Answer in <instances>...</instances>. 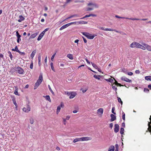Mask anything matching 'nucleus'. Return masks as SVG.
I'll use <instances>...</instances> for the list:
<instances>
[{
  "label": "nucleus",
  "mask_w": 151,
  "mask_h": 151,
  "mask_svg": "<svg viewBox=\"0 0 151 151\" xmlns=\"http://www.w3.org/2000/svg\"><path fill=\"white\" fill-rule=\"evenodd\" d=\"M110 116L111 118L110 120L111 122H113L116 119V116L114 115L111 114Z\"/></svg>",
  "instance_id": "nucleus-13"
},
{
  "label": "nucleus",
  "mask_w": 151,
  "mask_h": 151,
  "mask_svg": "<svg viewBox=\"0 0 151 151\" xmlns=\"http://www.w3.org/2000/svg\"><path fill=\"white\" fill-rule=\"evenodd\" d=\"M116 85L117 86H123V85H122L121 84L119 83H116Z\"/></svg>",
  "instance_id": "nucleus-63"
},
{
  "label": "nucleus",
  "mask_w": 151,
  "mask_h": 151,
  "mask_svg": "<svg viewBox=\"0 0 151 151\" xmlns=\"http://www.w3.org/2000/svg\"><path fill=\"white\" fill-rule=\"evenodd\" d=\"M43 36V35L40 33L37 39V40L38 41L42 39Z\"/></svg>",
  "instance_id": "nucleus-25"
},
{
  "label": "nucleus",
  "mask_w": 151,
  "mask_h": 151,
  "mask_svg": "<svg viewBox=\"0 0 151 151\" xmlns=\"http://www.w3.org/2000/svg\"><path fill=\"white\" fill-rule=\"evenodd\" d=\"M82 34L87 38L90 39H93L94 37L96 36V35H92L91 34L86 32L82 33Z\"/></svg>",
  "instance_id": "nucleus-1"
},
{
  "label": "nucleus",
  "mask_w": 151,
  "mask_h": 151,
  "mask_svg": "<svg viewBox=\"0 0 151 151\" xmlns=\"http://www.w3.org/2000/svg\"><path fill=\"white\" fill-rule=\"evenodd\" d=\"M85 60L86 61V62H87V63L88 64H90V62L88 60L86 59V58L85 59Z\"/></svg>",
  "instance_id": "nucleus-62"
},
{
  "label": "nucleus",
  "mask_w": 151,
  "mask_h": 151,
  "mask_svg": "<svg viewBox=\"0 0 151 151\" xmlns=\"http://www.w3.org/2000/svg\"><path fill=\"white\" fill-rule=\"evenodd\" d=\"M81 139L80 138H76L74 139L73 142L74 143H76L77 142L81 141Z\"/></svg>",
  "instance_id": "nucleus-22"
},
{
  "label": "nucleus",
  "mask_w": 151,
  "mask_h": 151,
  "mask_svg": "<svg viewBox=\"0 0 151 151\" xmlns=\"http://www.w3.org/2000/svg\"><path fill=\"white\" fill-rule=\"evenodd\" d=\"M70 95L69 96V98L70 99H72L75 97V96L76 95V92H72L70 93H69V95Z\"/></svg>",
  "instance_id": "nucleus-10"
},
{
  "label": "nucleus",
  "mask_w": 151,
  "mask_h": 151,
  "mask_svg": "<svg viewBox=\"0 0 151 151\" xmlns=\"http://www.w3.org/2000/svg\"><path fill=\"white\" fill-rule=\"evenodd\" d=\"M48 88H49V89L50 90V92H51V93L53 94H54V92H53V91H52V89L51 88L50 86L49 85H48Z\"/></svg>",
  "instance_id": "nucleus-36"
},
{
  "label": "nucleus",
  "mask_w": 151,
  "mask_h": 151,
  "mask_svg": "<svg viewBox=\"0 0 151 151\" xmlns=\"http://www.w3.org/2000/svg\"><path fill=\"white\" fill-rule=\"evenodd\" d=\"M144 91L145 92L148 93L149 92V90L147 88H145Z\"/></svg>",
  "instance_id": "nucleus-42"
},
{
  "label": "nucleus",
  "mask_w": 151,
  "mask_h": 151,
  "mask_svg": "<svg viewBox=\"0 0 151 151\" xmlns=\"http://www.w3.org/2000/svg\"><path fill=\"white\" fill-rule=\"evenodd\" d=\"M76 22H72L70 23H68L67 24H65L62 26L60 29V30H63V29H65L67 27H68L69 26H70V25L76 23Z\"/></svg>",
  "instance_id": "nucleus-3"
},
{
  "label": "nucleus",
  "mask_w": 151,
  "mask_h": 151,
  "mask_svg": "<svg viewBox=\"0 0 151 151\" xmlns=\"http://www.w3.org/2000/svg\"><path fill=\"white\" fill-rule=\"evenodd\" d=\"M121 79L122 80L125 81L129 83H131L132 81L131 80H129L128 78L125 77H122L121 78Z\"/></svg>",
  "instance_id": "nucleus-9"
},
{
  "label": "nucleus",
  "mask_w": 151,
  "mask_h": 151,
  "mask_svg": "<svg viewBox=\"0 0 151 151\" xmlns=\"http://www.w3.org/2000/svg\"><path fill=\"white\" fill-rule=\"evenodd\" d=\"M93 76L94 78L98 79V80H99L100 79V78L98 77L96 75H94Z\"/></svg>",
  "instance_id": "nucleus-45"
},
{
  "label": "nucleus",
  "mask_w": 151,
  "mask_h": 151,
  "mask_svg": "<svg viewBox=\"0 0 151 151\" xmlns=\"http://www.w3.org/2000/svg\"><path fill=\"white\" fill-rule=\"evenodd\" d=\"M88 6H91V5H92V6H94L95 5V4H93V3H89L88 4Z\"/></svg>",
  "instance_id": "nucleus-59"
},
{
  "label": "nucleus",
  "mask_w": 151,
  "mask_h": 151,
  "mask_svg": "<svg viewBox=\"0 0 151 151\" xmlns=\"http://www.w3.org/2000/svg\"><path fill=\"white\" fill-rule=\"evenodd\" d=\"M60 109L61 107H60V106H58L57 107L56 111V114H58L59 113V112L60 111Z\"/></svg>",
  "instance_id": "nucleus-24"
},
{
  "label": "nucleus",
  "mask_w": 151,
  "mask_h": 151,
  "mask_svg": "<svg viewBox=\"0 0 151 151\" xmlns=\"http://www.w3.org/2000/svg\"><path fill=\"white\" fill-rule=\"evenodd\" d=\"M23 111L25 112H28L30 111V108L29 105H27L26 107L23 109Z\"/></svg>",
  "instance_id": "nucleus-6"
},
{
  "label": "nucleus",
  "mask_w": 151,
  "mask_h": 151,
  "mask_svg": "<svg viewBox=\"0 0 151 151\" xmlns=\"http://www.w3.org/2000/svg\"><path fill=\"white\" fill-rule=\"evenodd\" d=\"M145 79L147 81H151V76H146L145 77Z\"/></svg>",
  "instance_id": "nucleus-19"
},
{
  "label": "nucleus",
  "mask_w": 151,
  "mask_h": 151,
  "mask_svg": "<svg viewBox=\"0 0 151 151\" xmlns=\"http://www.w3.org/2000/svg\"><path fill=\"white\" fill-rule=\"evenodd\" d=\"M91 17L90 14H89V15H86L84 17L81 18V19H84L85 18H87V17Z\"/></svg>",
  "instance_id": "nucleus-40"
},
{
  "label": "nucleus",
  "mask_w": 151,
  "mask_h": 151,
  "mask_svg": "<svg viewBox=\"0 0 151 151\" xmlns=\"http://www.w3.org/2000/svg\"><path fill=\"white\" fill-rule=\"evenodd\" d=\"M114 146L113 145L111 146L109 148L108 151H114Z\"/></svg>",
  "instance_id": "nucleus-16"
},
{
  "label": "nucleus",
  "mask_w": 151,
  "mask_h": 151,
  "mask_svg": "<svg viewBox=\"0 0 151 151\" xmlns=\"http://www.w3.org/2000/svg\"><path fill=\"white\" fill-rule=\"evenodd\" d=\"M142 45L146 47V49L148 51H151V46L145 43L142 44Z\"/></svg>",
  "instance_id": "nucleus-7"
},
{
  "label": "nucleus",
  "mask_w": 151,
  "mask_h": 151,
  "mask_svg": "<svg viewBox=\"0 0 151 151\" xmlns=\"http://www.w3.org/2000/svg\"><path fill=\"white\" fill-rule=\"evenodd\" d=\"M37 35V33H35L33 34H32L30 36V38H33L35 37Z\"/></svg>",
  "instance_id": "nucleus-27"
},
{
  "label": "nucleus",
  "mask_w": 151,
  "mask_h": 151,
  "mask_svg": "<svg viewBox=\"0 0 151 151\" xmlns=\"http://www.w3.org/2000/svg\"><path fill=\"white\" fill-rule=\"evenodd\" d=\"M67 57L70 60H73V55L71 54H68L67 55Z\"/></svg>",
  "instance_id": "nucleus-18"
},
{
  "label": "nucleus",
  "mask_w": 151,
  "mask_h": 151,
  "mask_svg": "<svg viewBox=\"0 0 151 151\" xmlns=\"http://www.w3.org/2000/svg\"><path fill=\"white\" fill-rule=\"evenodd\" d=\"M119 125L118 124H115V128L114 129V131L115 132L117 133V132L119 130Z\"/></svg>",
  "instance_id": "nucleus-11"
},
{
  "label": "nucleus",
  "mask_w": 151,
  "mask_h": 151,
  "mask_svg": "<svg viewBox=\"0 0 151 151\" xmlns=\"http://www.w3.org/2000/svg\"><path fill=\"white\" fill-rule=\"evenodd\" d=\"M115 17L117 18H120V19H126V17H120L117 15H116L115 16Z\"/></svg>",
  "instance_id": "nucleus-37"
},
{
  "label": "nucleus",
  "mask_w": 151,
  "mask_h": 151,
  "mask_svg": "<svg viewBox=\"0 0 151 151\" xmlns=\"http://www.w3.org/2000/svg\"><path fill=\"white\" fill-rule=\"evenodd\" d=\"M81 141H85L91 140V138L88 137H84L81 138Z\"/></svg>",
  "instance_id": "nucleus-8"
},
{
  "label": "nucleus",
  "mask_w": 151,
  "mask_h": 151,
  "mask_svg": "<svg viewBox=\"0 0 151 151\" xmlns=\"http://www.w3.org/2000/svg\"><path fill=\"white\" fill-rule=\"evenodd\" d=\"M43 97L45 98L48 101L50 102H51V100L49 96L47 95L46 96H43Z\"/></svg>",
  "instance_id": "nucleus-17"
},
{
  "label": "nucleus",
  "mask_w": 151,
  "mask_h": 151,
  "mask_svg": "<svg viewBox=\"0 0 151 151\" xmlns=\"http://www.w3.org/2000/svg\"><path fill=\"white\" fill-rule=\"evenodd\" d=\"M50 67L52 70L54 72H55V70L54 69L53 63L52 62L50 63Z\"/></svg>",
  "instance_id": "nucleus-26"
},
{
  "label": "nucleus",
  "mask_w": 151,
  "mask_h": 151,
  "mask_svg": "<svg viewBox=\"0 0 151 151\" xmlns=\"http://www.w3.org/2000/svg\"><path fill=\"white\" fill-rule=\"evenodd\" d=\"M91 64L92 65V66L96 69H97L98 67L94 63H91Z\"/></svg>",
  "instance_id": "nucleus-35"
},
{
  "label": "nucleus",
  "mask_w": 151,
  "mask_h": 151,
  "mask_svg": "<svg viewBox=\"0 0 151 151\" xmlns=\"http://www.w3.org/2000/svg\"><path fill=\"white\" fill-rule=\"evenodd\" d=\"M106 81H107L109 82L110 83H113V80L112 79H111V78H109L108 79H106Z\"/></svg>",
  "instance_id": "nucleus-31"
},
{
  "label": "nucleus",
  "mask_w": 151,
  "mask_h": 151,
  "mask_svg": "<svg viewBox=\"0 0 151 151\" xmlns=\"http://www.w3.org/2000/svg\"><path fill=\"white\" fill-rule=\"evenodd\" d=\"M78 15L77 14H75L74 15H72L71 16H70V18H72L73 17H77Z\"/></svg>",
  "instance_id": "nucleus-47"
},
{
  "label": "nucleus",
  "mask_w": 151,
  "mask_h": 151,
  "mask_svg": "<svg viewBox=\"0 0 151 151\" xmlns=\"http://www.w3.org/2000/svg\"><path fill=\"white\" fill-rule=\"evenodd\" d=\"M113 124L112 123H110L109 124V127L110 128H112L113 127Z\"/></svg>",
  "instance_id": "nucleus-61"
},
{
  "label": "nucleus",
  "mask_w": 151,
  "mask_h": 151,
  "mask_svg": "<svg viewBox=\"0 0 151 151\" xmlns=\"http://www.w3.org/2000/svg\"><path fill=\"white\" fill-rule=\"evenodd\" d=\"M4 57V56L2 54L0 53V58H3ZM1 61V59H0V61Z\"/></svg>",
  "instance_id": "nucleus-56"
},
{
  "label": "nucleus",
  "mask_w": 151,
  "mask_h": 151,
  "mask_svg": "<svg viewBox=\"0 0 151 151\" xmlns=\"http://www.w3.org/2000/svg\"><path fill=\"white\" fill-rule=\"evenodd\" d=\"M135 73L136 74H139L140 73V71L139 70H135Z\"/></svg>",
  "instance_id": "nucleus-55"
},
{
  "label": "nucleus",
  "mask_w": 151,
  "mask_h": 151,
  "mask_svg": "<svg viewBox=\"0 0 151 151\" xmlns=\"http://www.w3.org/2000/svg\"><path fill=\"white\" fill-rule=\"evenodd\" d=\"M33 68V63H31L30 65V68L32 69Z\"/></svg>",
  "instance_id": "nucleus-48"
},
{
  "label": "nucleus",
  "mask_w": 151,
  "mask_h": 151,
  "mask_svg": "<svg viewBox=\"0 0 151 151\" xmlns=\"http://www.w3.org/2000/svg\"><path fill=\"white\" fill-rule=\"evenodd\" d=\"M18 53L20 54V55H25V52H21L20 51L19 52H18Z\"/></svg>",
  "instance_id": "nucleus-43"
},
{
  "label": "nucleus",
  "mask_w": 151,
  "mask_h": 151,
  "mask_svg": "<svg viewBox=\"0 0 151 151\" xmlns=\"http://www.w3.org/2000/svg\"><path fill=\"white\" fill-rule=\"evenodd\" d=\"M124 129L123 128H121L120 129V133L122 134L124 133Z\"/></svg>",
  "instance_id": "nucleus-34"
},
{
  "label": "nucleus",
  "mask_w": 151,
  "mask_h": 151,
  "mask_svg": "<svg viewBox=\"0 0 151 151\" xmlns=\"http://www.w3.org/2000/svg\"><path fill=\"white\" fill-rule=\"evenodd\" d=\"M79 24H86L87 23V22L81 21L78 22Z\"/></svg>",
  "instance_id": "nucleus-28"
},
{
  "label": "nucleus",
  "mask_w": 151,
  "mask_h": 151,
  "mask_svg": "<svg viewBox=\"0 0 151 151\" xmlns=\"http://www.w3.org/2000/svg\"><path fill=\"white\" fill-rule=\"evenodd\" d=\"M14 93L16 95H19V94L18 93V91L17 89H16L14 92Z\"/></svg>",
  "instance_id": "nucleus-46"
},
{
  "label": "nucleus",
  "mask_w": 151,
  "mask_h": 151,
  "mask_svg": "<svg viewBox=\"0 0 151 151\" xmlns=\"http://www.w3.org/2000/svg\"><path fill=\"white\" fill-rule=\"evenodd\" d=\"M93 9V8H88L87 9V11H89L90 10H92Z\"/></svg>",
  "instance_id": "nucleus-53"
},
{
  "label": "nucleus",
  "mask_w": 151,
  "mask_h": 151,
  "mask_svg": "<svg viewBox=\"0 0 151 151\" xmlns=\"http://www.w3.org/2000/svg\"><path fill=\"white\" fill-rule=\"evenodd\" d=\"M126 19H129L132 20H140V19H139L128 18L127 17L126 18Z\"/></svg>",
  "instance_id": "nucleus-29"
},
{
  "label": "nucleus",
  "mask_w": 151,
  "mask_h": 151,
  "mask_svg": "<svg viewBox=\"0 0 151 151\" xmlns=\"http://www.w3.org/2000/svg\"><path fill=\"white\" fill-rule=\"evenodd\" d=\"M30 123L31 124H33L34 122V120L33 119L31 118L30 119Z\"/></svg>",
  "instance_id": "nucleus-49"
},
{
  "label": "nucleus",
  "mask_w": 151,
  "mask_h": 151,
  "mask_svg": "<svg viewBox=\"0 0 151 151\" xmlns=\"http://www.w3.org/2000/svg\"><path fill=\"white\" fill-rule=\"evenodd\" d=\"M82 38H83L84 42L85 43H86L87 42V41L86 39L83 37H82Z\"/></svg>",
  "instance_id": "nucleus-52"
},
{
  "label": "nucleus",
  "mask_w": 151,
  "mask_h": 151,
  "mask_svg": "<svg viewBox=\"0 0 151 151\" xmlns=\"http://www.w3.org/2000/svg\"><path fill=\"white\" fill-rule=\"evenodd\" d=\"M60 107L63 108L64 107V105L63 103V102H61L60 103Z\"/></svg>",
  "instance_id": "nucleus-44"
},
{
  "label": "nucleus",
  "mask_w": 151,
  "mask_h": 151,
  "mask_svg": "<svg viewBox=\"0 0 151 151\" xmlns=\"http://www.w3.org/2000/svg\"><path fill=\"white\" fill-rule=\"evenodd\" d=\"M21 40V39L20 38H17V42L18 43H19V41Z\"/></svg>",
  "instance_id": "nucleus-54"
},
{
  "label": "nucleus",
  "mask_w": 151,
  "mask_h": 151,
  "mask_svg": "<svg viewBox=\"0 0 151 151\" xmlns=\"http://www.w3.org/2000/svg\"><path fill=\"white\" fill-rule=\"evenodd\" d=\"M127 74L129 76H132L133 75V73L131 72H128Z\"/></svg>",
  "instance_id": "nucleus-50"
},
{
  "label": "nucleus",
  "mask_w": 151,
  "mask_h": 151,
  "mask_svg": "<svg viewBox=\"0 0 151 151\" xmlns=\"http://www.w3.org/2000/svg\"><path fill=\"white\" fill-rule=\"evenodd\" d=\"M56 54V53H55V54H53L52 57H51V60H52L53 61V60L54 59V57H55V55Z\"/></svg>",
  "instance_id": "nucleus-51"
},
{
  "label": "nucleus",
  "mask_w": 151,
  "mask_h": 151,
  "mask_svg": "<svg viewBox=\"0 0 151 151\" xmlns=\"http://www.w3.org/2000/svg\"><path fill=\"white\" fill-rule=\"evenodd\" d=\"M148 87L150 89H151V84L149 85L148 86Z\"/></svg>",
  "instance_id": "nucleus-64"
},
{
  "label": "nucleus",
  "mask_w": 151,
  "mask_h": 151,
  "mask_svg": "<svg viewBox=\"0 0 151 151\" xmlns=\"http://www.w3.org/2000/svg\"><path fill=\"white\" fill-rule=\"evenodd\" d=\"M140 44L137 42H133L130 44V47L132 48H139Z\"/></svg>",
  "instance_id": "nucleus-2"
},
{
  "label": "nucleus",
  "mask_w": 151,
  "mask_h": 151,
  "mask_svg": "<svg viewBox=\"0 0 151 151\" xmlns=\"http://www.w3.org/2000/svg\"><path fill=\"white\" fill-rule=\"evenodd\" d=\"M97 111L98 113H100L102 114L103 113V109L102 108H100L97 110Z\"/></svg>",
  "instance_id": "nucleus-20"
},
{
  "label": "nucleus",
  "mask_w": 151,
  "mask_h": 151,
  "mask_svg": "<svg viewBox=\"0 0 151 151\" xmlns=\"http://www.w3.org/2000/svg\"><path fill=\"white\" fill-rule=\"evenodd\" d=\"M36 50H33L31 54V55H30V57L32 58V59H33L35 55V54L36 53Z\"/></svg>",
  "instance_id": "nucleus-15"
},
{
  "label": "nucleus",
  "mask_w": 151,
  "mask_h": 151,
  "mask_svg": "<svg viewBox=\"0 0 151 151\" xmlns=\"http://www.w3.org/2000/svg\"><path fill=\"white\" fill-rule=\"evenodd\" d=\"M19 19L18 20L19 22H21L22 21L24 20L25 19L24 18L22 15H20L19 16Z\"/></svg>",
  "instance_id": "nucleus-14"
},
{
  "label": "nucleus",
  "mask_w": 151,
  "mask_h": 151,
  "mask_svg": "<svg viewBox=\"0 0 151 151\" xmlns=\"http://www.w3.org/2000/svg\"><path fill=\"white\" fill-rule=\"evenodd\" d=\"M8 53L9 55V56L10 58H11V60H12V59L13 56H12V54L11 52L10 51H9Z\"/></svg>",
  "instance_id": "nucleus-33"
},
{
  "label": "nucleus",
  "mask_w": 151,
  "mask_h": 151,
  "mask_svg": "<svg viewBox=\"0 0 151 151\" xmlns=\"http://www.w3.org/2000/svg\"><path fill=\"white\" fill-rule=\"evenodd\" d=\"M12 101H13V103L15 105V106H17V104L16 102L15 99V98H13L12 99Z\"/></svg>",
  "instance_id": "nucleus-32"
},
{
  "label": "nucleus",
  "mask_w": 151,
  "mask_h": 151,
  "mask_svg": "<svg viewBox=\"0 0 151 151\" xmlns=\"http://www.w3.org/2000/svg\"><path fill=\"white\" fill-rule=\"evenodd\" d=\"M41 56L39 55L38 57V64L39 65H40L41 64Z\"/></svg>",
  "instance_id": "nucleus-30"
},
{
  "label": "nucleus",
  "mask_w": 151,
  "mask_h": 151,
  "mask_svg": "<svg viewBox=\"0 0 151 151\" xmlns=\"http://www.w3.org/2000/svg\"><path fill=\"white\" fill-rule=\"evenodd\" d=\"M99 29H100L103 30H105V31H114L115 32H118L115 29H110V28H104L103 27H100L99 28Z\"/></svg>",
  "instance_id": "nucleus-5"
},
{
  "label": "nucleus",
  "mask_w": 151,
  "mask_h": 151,
  "mask_svg": "<svg viewBox=\"0 0 151 151\" xmlns=\"http://www.w3.org/2000/svg\"><path fill=\"white\" fill-rule=\"evenodd\" d=\"M114 110H115V108H114V107H113L112 108L111 111H112V113H113L114 114H115L116 113L114 111Z\"/></svg>",
  "instance_id": "nucleus-41"
},
{
  "label": "nucleus",
  "mask_w": 151,
  "mask_h": 151,
  "mask_svg": "<svg viewBox=\"0 0 151 151\" xmlns=\"http://www.w3.org/2000/svg\"><path fill=\"white\" fill-rule=\"evenodd\" d=\"M40 84V83L37 81L35 83L34 89H36L38 87V86H39Z\"/></svg>",
  "instance_id": "nucleus-21"
},
{
  "label": "nucleus",
  "mask_w": 151,
  "mask_h": 151,
  "mask_svg": "<svg viewBox=\"0 0 151 151\" xmlns=\"http://www.w3.org/2000/svg\"><path fill=\"white\" fill-rule=\"evenodd\" d=\"M14 49L15 51L17 52H19V50L18 49V47L17 46H16Z\"/></svg>",
  "instance_id": "nucleus-39"
},
{
  "label": "nucleus",
  "mask_w": 151,
  "mask_h": 151,
  "mask_svg": "<svg viewBox=\"0 0 151 151\" xmlns=\"http://www.w3.org/2000/svg\"><path fill=\"white\" fill-rule=\"evenodd\" d=\"M42 81V74H40L39 77V79L37 80V82L40 84L41 83Z\"/></svg>",
  "instance_id": "nucleus-12"
},
{
  "label": "nucleus",
  "mask_w": 151,
  "mask_h": 151,
  "mask_svg": "<svg viewBox=\"0 0 151 151\" xmlns=\"http://www.w3.org/2000/svg\"><path fill=\"white\" fill-rule=\"evenodd\" d=\"M118 98V101L119 102H121V101H122V100L121 99L119 98V97H117Z\"/></svg>",
  "instance_id": "nucleus-58"
},
{
  "label": "nucleus",
  "mask_w": 151,
  "mask_h": 151,
  "mask_svg": "<svg viewBox=\"0 0 151 151\" xmlns=\"http://www.w3.org/2000/svg\"><path fill=\"white\" fill-rule=\"evenodd\" d=\"M115 147H116V149H119V146L118 144H116Z\"/></svg>",
  "instance_id": "nucleus-60"
},
{
  "label": "nucleus",
  "mask_w": 151,
  "mask_h": 151,
  "mask_svg": "<svg viewBox=\"0 0 151 151\" xmlns=\"http://www.w3.org/2000/svg\"><path fill=\"white\" fill-rule=\"evenodd\" d=\"M70 118V116H67L66 117V120H68Z\"/></svg>",
  "instance_id": "nucleus-57"
},
{
  "label": "nucleus",
  "mask_w": 151,
  "mask_h": 151,
  "mask_svg": "<svg viewBox=\"0 0 151 151\" xmlns=\"http://www.w3.org/2000/svg\"><path fill=\"white\" fill-rule=\"evenodd\" d=\"M112 88L115 90L116 91L117 90V87H116L115 86H113V84H112Z\"/></svg>",
  "instance_id": "nucleus-38"
},
{
  "label": "nucleus",
  "mask_w": 151,
  "mask_h": 151,
  "mask_svg": "<svg viewBox=\"0 0 151 151\" xmlns=\"http://www.w3.org/2000/svg\"><path fill=\"white\" fill-rule=\"evenodd\" d=\"M16 71L20 74H23L24 72V70L21 68L19 67H17L16 68Z\"/></svg>",
  "instance_id": "nucleus-4"
},
{
  "label": "nucleus",
  "mask_w": 151,
  "mask_h": 151,
  "mask_svg": "<svg viewBox=\"0 0 151 151\" xmlns=\"http://www.w3.org/2000/svg\"><path fill=\"white\" fill-rule=\"evenodd\" d=\"M139 48H140L143 50H145L146 49V47L144 46H143L141 44H140V46H139Z\"/></svg>",
  "instance_id": "nucleus-23"
}]
</instances>
